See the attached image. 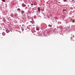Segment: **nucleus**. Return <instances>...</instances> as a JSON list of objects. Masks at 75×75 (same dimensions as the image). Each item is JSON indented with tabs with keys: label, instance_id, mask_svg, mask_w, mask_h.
<instances>
[{
	"label": "nucleus",
	"instance_id": "f257e3e1",
	"mask_svg": "<svg viewBox=\"0 0 75 75\" xmlns=\"http://www.w3.org/2000/svg\"><path fill=\"white\" fill-rule=\"evenodd\" d=\"M22 7H25V6H26V5L25 4H22Z\"/></svg>",
	"mask_w": 75,
	"mask_h": 75
},
{
	"label": "nucleus",
	"instance_id": "f03ea898",
	"mask_svg": "<svg viewBox=\"0 0 75 75\" xmlns=\"http://www.w3.org/2000/svg\"><path fill=\"white\" fill-rule=\"evenodd\" d=\"M2 35H3L4 36L5 35H6V33H2Z\"/></svg>",
	"mask_w": 75,
	"mask_h": 75
},
{
	"label": "nucleus",
	"instance_id": "7ed1b4c3",
	"mask_svg": "<svg viewBox=\"0 0 75 75\" xmlns=\"http://www.w3.org/2000/svg\"><path fill=\"white\" fill-rule=\"evenodd\" d=\"M22 14L23 13H24V11H21Z\"/></svg>",
	"mask_w": 75,
	"mask_h": 75
},
{
	"label": "nucleus",
	"instance_id": "20e7f679",
	"mask_svg": "<svg viewBox=\"0 0 75 75\" xmlns=\"http://www.w3.org/2000/svg\"><path fill=\"white\" fill-rule=\"evenodd\" d=\"M17 10H18V11H20L21 10L20 9L18 8L17 9Z\"/></svg>",
	"mask_w": 75,
	"mask_h": 75
},
{
	"label": "nucleus",
	"instance_id": "39448f33",
	"mask_svg": "<svg viewBox=\"0 0 75 75\" xmlns=\"http://www.w3.org/2000/svg\"><path fill=\"white\" fill-rule=\"evenodd\" d=\"M38 11L39 12L40 11V8L39 7L38 8Z\"/></svg>",
	"mask_w": 75,
	"mask_h": 75
},
{
	"label": "nucleus",
	"instance_id": "423d86ee",
	"mask_svg": "<svg viewBox=\"0 0 75 75\" xmlns=\"http://www.w3.org/2000/svg\"><path fill=\"white\" fill-rule=\"evenodd\" d=\"M4 2H5V0H2Z\"/></svg>",
	"mask_w": 75,
	"mask_h": 75
},
{
	"label": "nucleus",
	"instance_id": "0eeeda50",
	"mask_svg": "<svg viewBox=\"0 0 75 75\" xmlns=\"http://www.w3.org/2000/svg\"><path fill=\"white\" fill-rule=\"evenodd\" d=\"M36 30H39V28H37L36 29Z\"/></svg>",
	"mask_w": 75,
	"mask_h": 75
},
{
	"label": "nucleus",
	"instance_id": "6e6552de",
	"mask_svg": "<svg viewBox=\"0 0 75 75\" xmlns=\"http://www.w3.org/2000/svg\"><path fill=\"white\" fill-rule=\"evenodd\" d=\"M64 1L66 2V1H67V0H64Z\"/></svg>",
	"mask_w": 75,
	"mask_h": 75
},
{
	"label": "nucleus",
	"instance_id": "1a4fd4ad",
	"mask_svg": "<svg viewBox=\"0 0 75 75\" xmlns=\"http://www.w3.org/2000/svg\"><path fill=\"white\" fill-rule=\"evenodd\" d=\"M32 24H33V21H32Z\"/></svg>",
	"mask_w": 75,
	"mask_h": 75
},
{
	"label": "nucleus",
	"instance_id": "9d476101",
	"mask_svg": "<svg viewBox=\"0 0 75 75\" xmlns=\"http://www.w3.org/2000/svg\"><path fill=\"white\" fill-rule=\"evenodd\" d=\"M31 5H32V6H33V4H31Z\"/></svg>",
	"mask_w": 75,
	"mask_h": 75
},
{
	"label": "nucleus",
	"instance_id": "9b49d317",
	"mask_svg": "<svg viewBox=\"0 0 75 75\" xmlns=\"http://www.w3.org/2000/svg\"><path fill=\"white\" fill-rule=\"evenodd\" d=\"M27 8V7H25V8Z\"/></svg>",
	"mask_w": 75,
	"mask_h": 75
},
{
	"label": "nucleus",
	"instance_id": "f8f14e48",
	"mask_svg": "<svg viewBox=\"0 0 75 75\" xmlns=\"http://www.w3.org/2000/svg\"><path fill=\"white\" fill-rule=\"evenodd\" d=\"M64 11H65V9L63 10Z\"/></svg>",
	"mask_w": 75,
	"mask_h": 75
},
{
	"label": "nucleus",
	"instance_id": "ddd939ff",
	"mask_svg": "<svg viewBox=\"0 0 75 75\" xmlns=\"http://www.w3.org/2000/svg\"><path fill=\"white\" fill-rule=\"evenodd\" d=\"M50 27H51V26H50Z\"/></svg>",
	"mask_w": 75,
	"mask_h": 75
},
{
	"label": "nucleus",
	"instance_id": "4468645a",
	"mask_svg": "<svg viewBox=\"0 0 75 75\" xmlns=\"http://www.w3.org/2000/svg\"><path fill=\"white\" fill-rule=\"evenodd\" d=\"M73 37H74V36H73Z\"/></svg>",
	"mask_w": 75,
	"mask_h": 75
},
{
	"label": "nucleus",
	"instance_id": "2eb2a0df",
	"mask_svg": "<svg viewBox=\"0 0 75 75\" xmlns=\"http://www.w3.org/2000/svg\"><path fill=\"white\" fill-rule=\"evenodd\" d=\"M73 1H74V0H73Z\"/></svg>",
	"mask_w": 75,
	"mask_h": 75
}]
</instances>
